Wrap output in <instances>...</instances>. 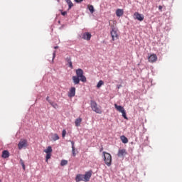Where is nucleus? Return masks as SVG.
<instances>
[{"instance_id": "nucleus-1", "label": "nucleus", "mask_w": 182, "mask_h": 182, "mask_svg": "<svg viewBox=\"0 0 182 182\" xmlns=\"http://www.w3.org/2000/svg\"><path fill=\"white\" fill-rule=\"evenodd\" d=\"M76 75L73 76V82L74 85H79L81 82H86V76L83 75L84 72L82 68H78L75 70Z\"/></svg>"}, {"instance_id": "nucleus-2", "label": "nucleus", "mask_w": 182, "mask_h": 182, "mask_svg": "<svg viewBox=\"0 0 182 182\" xmlns=\"http://www.w3.org/2000/svg\"><path fill=\"white\" fill-rule=\"evenodd\" d=\"M102 157L106 166H107V167H110V166H112V155L109 153L103 151Z\"/></svg>"}, {"instance_id": "nucleus-3", "label": "nucleus", "mask_w": 182, "mask_h": 182, "mask_svg": "<svg viewBox=\"0 0 182 182\" xmlns=\"http://www.w3.org/2000/svg\"><path fill=\"white\" fill-rule=\"evenodd\" d=\"M90 107L92 112L97 113L98 114H102V107L98 105L97 103L93 100L90 101Z\"/></svg>"}, {"instance_id": "nucleus-4", "label": "nucleus", "mask_w": 182, "mask_h": 182, "mask_svg": "<svg viewBox=\"0 0 182 182\" xmlns=\"http://www.w3.org/2000/svg\"><path fill=\"white\" fill-rule=\"evenodd\" d=\"M18 147L19 150L28 147V141L26 139H21L18 144Z\"/></svg>"}, {"instance_id": "nucleus-5", "label": "nucleus", "mask_w": 182, "mask_h": 182, "mask_svg": "<svg viewBox=\"0 0 182 182\" xmlns=\"http://www.w3.org/2000/svg\"><path fill=\"white\" fill-rule=\"evenodd\" d=\"M110 33L112 38V41H117V39H119V35L117 34V28H112Z\"/></svg>"}, {"instance_id": "nucleus-6", "label": "nucleus", "mask_w": 182, "mask_h": 182, "mask_svg": "<svg viewBox=\"0 0 182 182\" xmlns=\"http://www.w3.org/2000/svg\"><path fill=\"white\" fill-rule=\"evenodd\" d=\"M134 19H137V21H139L140 22L144 20V16L143 14H140L139 12H135L134 14Z\"/></svg>"}, {"instance_id": "nucleus-7", "label": "nucleus", "mask_w": 182, "mask_h": 182, "mask_svg": "<svg viewBox=\"0 0 182 182\" xmlns=\"http://www.w3.org/2000/svg\"><path fill=\"white\" fill-rule=\"evenodd\" d=\"M75 95H76V88L72 87L68 92V97H75Z\"/></svg>"}, {"instance_id": "nucleus-8", "label": "nucleus", "mask_w": 182, "mask_h": 182, "mask_svg": "<svg viewBox=\"0 0 182 182\" xmlns=\"http://www.w3.org/2000/svg\"><path fill=\"white\" fill-rule=\"evenodd\" d=\"M84 176V181H89L90 180V177H92V171H89L83 175Z\"/></svg>"}, {"instance_id": "nucleus-9", "label": "nucleus", "mask_w": 182, "mask_h": 182, "mask_svg": "<svg viewBox=\"0 0 182 182\" xmlns=\"http://www.w3.org/2000/svg\"><path fill=\"white\" fill-rule=\"evenodd\" d=\"M149 62H151V63H154V62H156L157 60V55L155 54H152L150 56L148 57Z\"/></svg>"}, {"instance_id": "nucleus-10", "label": "nucleus", "mask_w": 182, "mask_h": 182, "mask_svg": "<svg viewBox=\"0 0 182 182\" xmlns=\"http://www.w3.org/2000/svg\"><path fill=\"white\" fill-rule=\"evenodd\" d=\"M82 38L85 41H90V38H92V34H90V33L89 32L84 33Z\"/></svg>"}, {"instance_id": "nucleus-11", "label": "nucleus", "mask_w": 182, "mask_h": 182, "mask_svg": "<svg viewBox=\"0 0 182 182\" xmlns=\"http://www.w3.org/2000/svg\"><path fill=\"white\" fill-rule=\"evenodd\" d=\"M126 154H127V151H126V149H119L118 151L117 156L118 157H123V156H126Z\"/></svg>"}, {"instance_id": "nucleus-12", "label": "nucleus", "mask_w": 182, "mask_h": 182, "mask_svg": "<svg viewBox=\"0 0 182 182\" xmlns=\"http://www.w3.org/2000/svg\"><path fill=\"white\" fill-rule=\"evenodd\" d=\"M65 60L68 63L69 68H70L71 69H73V65L72 63V59L70 58V56H68L65 58Z\"/></svg>"}, {"instance_id": "nucleus-13", "label": "nucleus", "mask_w": 182, "mask_h": 182, "mask_svg": "<svg viewBox=\"0 0 182 182\" xmlns=\"http://www.w3.org/2000/svg\"><path fill=\"white\" fill-rule=\"evenodd\" d=\"M75 181L76 182L85 181V178H84L83 175H82V174L77 175V176L75 178Z\"/></svg>"}, {"instance_id": "nucleus-14", "label": "nucleus", "mask_w": 182, "mask_h": 182, "mask_svg": "<svg viewBox=\"0 0 182 182\" xmlns=\"http://www.w3.org/2000/svg\"><path fill=\"white\" fill-rule=\"evenodd\" d=\"M114 107L119 113L123 112L124 110V108L122 105H117V104H114Z\"/></svg>"}, {"instance_id": "nucleus-15", "label": "nucleus", "mask_w": 182, "mask_h": 182, "mask_svg": "<svg viewBox=\"0 0 182 182\" xmlns=\"http://www.w3.org/2000/svg\"><path fill=\"white\" fill-rule=\"evenodd\" d=\"M120 139L121 141L124 143V144H127V143H129V139L124 135L121 136Z\"/></svg>"}, {"instance_id": "nucleus-16", "label": "nucleus", "mask_w": 182, "mask_h": 182, "mask_svg": "<svg viewBox=\"0 0 182 182\" xmlns=\"http://www.w3.org/2000/svg\"><path fill=\"white\" fill-rule=\"evenodd\" d=\"M123 14H124V11H123L122 9H118L116 11V15H117V16H118V17L123 16Z\"/></svg>"}, {"instance_id": "nucleus-17", "label": "nucleus", "mask_w": 182, "mask_h": 182, "mask_svg": "<svg viewBox=\"0 0 182 182\" xmlns=\"http://www.w3.org/2000/svg\"><path fill=\"white\" fill-rule=\"evenodd\" d=\"M71 145H72V154L73 157H75L76 152L75 151V142L73 141H71Z\"/></svg>"}, {"instance_id": "nucleus-18", "label": "nucleus", "mask_w": 182, "mask_h": 182, "mask_svg": "<svg viewBox=\"0 0 182 182\" xmlns=\"http://www.w3.org/2000/svg\"><path fill=\"white\" fill-rule=\"evenodd\" d=\"M2 157L3 159H8V157H9V151L6 150L3 151Z\"/></svg>"}, {"instance_id": "nucleus-19", "label": "nucleus", "mask_w": 182, "mask_h": 182, "mask_svg": "<svg viewBox=\"0 0 182 182\" xmlns=\"http://www.w3.org/2000/svg\"><path fill=\"white\" fill-rule=\"evenodd\" d=\"M75 123L76 127H79V126H80V124L82 123V118L76 119Z\"/></svg>"}, {"instance_id": "nucleus-20", "label": "nucleus", "mask_w": 182, "mask_h": 182, "mask_svg": "<svg viewBox=\"0 0 182 182\" xmlns=\"http://www.w3.org/2000/svg\"><path fill=\"white\" fill-rule=\"evenodd\" d=\"M44 153L50 154L52 153V146H48L47 149L44 150Z\"/></svg>"}, {"instance_id": "nucleus-21", "label": "nucleus", "mask_w": 182, "mask_h": 182, "mask_svg": "<svg viewBox=\"0 0 182 182\" xmlns=\"http://www.w3.org/2000/svg\"><path fill=\"white\" fill-rule=\"evenodd\" d=\"M65 2L68 5V9H72V6H73V3H72V1H70V0H65Z\"/></svg>"}, {"instance_id": "nucleus-22", "label": "nucleus", "mask_w": 182, "mask_h": 182, "mask_svg": "<svg viewBox=\"0 0 182 182\" xmlns=\"http://www.w3.org/2000/svg\"><path fill=\"white\" fill-rule=\"evenodd\" d=\"M52 139L53 141H56V140H59V135L58 134H54L52 136Z\"/></svg>"}, {"instance_id": "nucleus-23", "label": "nucleus", "mask_w": 182, "mask_h": 182, "mask_svg": "<svg viewBox=\"0 0 182 182\" xmlns=\"http://www.w3.org/2000/svg\"><path fill=\"white\" fill-rule=\"evenodd\" d=\"M60 166L63 167V166H68V160L63 159L60 162Z\"/></svg>"}, {"instance_id": "nucleus-24", "label": "nucleus", "mask_w": 182, "mask_h": 182, "mask_svg": "<svg viewBox=\"0 0 182 182\" xmlns=\"http://www.w3.org/2000/svg\"><path fill=\"white\" fill-rule=\"evenodd\" d=\"M87 9H89L91 14H93V12H95V7H93V6L90 5L87 6Z\"/></svg>"}, {"instance_id": "nucleus-25", "label": "nucleus", "mask_w": 182, "mask_h": 182, "mask_svg": "<svg viewBox=\"0 0 182 182\" xmlns=\"http://www.w3.org/2000/svg\"><path fill=\"white\" fill-rule=\"evenodd\" d=\"M103 81L102 80H100L97 84V87L99 89V87H102V86H103Z\"/></svg>"}, {"instance_id": "nucleus-26", "label": "nucleus", "mask_w": 182, "mask_h": 182, "mask_svg": "<svg viewBox=\"0 0 182 182\" xmlns=\"http://www.w3.org/2000/svg\"><path fill=\"white\" fill-rule=\"evenodd\" d=\"M51 156H52L51 154H46V163H48V161L49 160V159H50Z\"/></svg>"}, {"instance_id": "nucleus-27", "label": "nucleus", "mask_w": 182, "mask_h": 182, "mask_svg": "<svg viewBox=\"0 0 182 182\" xmlns=\"http://www.w3.org/2000/svg\"><path fill=\"white\" fill-rule=\"evenodd\" d=\"M20 164L22 166L23 169V170H26L25 163L23 162V160L20 159Z\"/></svg>"}, {"instance_id": "nucleus-28", "label": "nucleus", "mask_w": 182, "mask_h": 182, "mask_svg": "<svg viewBox=\"0 0 182 182\" xmlns=\"http://www.w3.org/2000/svg\"><path fill=\"white\" fill-rule=\"evenodd\" d=\"M122 114V117H124V119H126L127 120V116L126 115V110L122 111V112H121Z\"/></svg>"}, {"instance_id": "nucleus-29", "label": "nucleus", "mask_w": 182, "mask_h": 182, "mask_svg": "<svg viewBox=\"0 0 182 182\" xmlns=\"http://www.w3.org/2000/svg\"><path fill=\"white\" fill-rule=\"evenodd\" d=\"M66 136V130L65 129H63V132H62V137H65Z\"/></svg>"}, {"instance_id": "nucleus-30", "label": "nucleus", "mask_w": 182, "mask_h": 182, "mask_svg": "<svg viewBox=\"0 0 182 182\" xmlns=\"http://www.w3.org/2000/svg\"><path fill=\"white\" fill-rule=\"evenodd\" d=\"M55 58H56V50H54L53 53V60L55 59Z\"/></svg>"}, {"instance_id": "nucleus-31", "label": "nucleus", "mask_w": 182, "mask_h": 182, "mask_svg": "<svg viewBox=\"0 0 182 182\" xmlns=\"http://www.w3.org/2000/svg\"><path fill=\"white\" fill-rule=\"evenodd\" d=\"M77 4H80V2H83V0H75Z\"/></svg>"}, {"instance_id": "nucleus-32", "label": "nucleus", "mask_w": 182, "mask_h": 182, "mask_svg": "<svg viewBox=\"0 0 182 182\" xmlns=\"http://www.w3.org/2000/svg\"><path fill=\"white\" fill-rule=\"evenodd\" d=\"M68 13L66 11L64 12H61V15H63V16H65Z\"/></svg>"}, {"instance_id": "nucleus-33", "label": "nucleus", "mask_w": 182, "mask_h": 182, "mask_svg": "<svg viewBox=\"0 0 182 182\" xmlns=\"http://www.w3.org/2000/svg\"><path fill=\"white\" fill-rule=\"evenodd\" d=\"M53 107H55V108L58 107V105H56V104L53 105Z\"/></svg>"}, {"instance_id": "nucleus-34", "label": "nucleus", "mask_w": 182, "mask_h": 182, "mask_svg": "<svg viewBox=\"0 0 182 182\" xmlns=\"http://www.w3.org/2000/svg\"><path fill=\"white\" fill-rule=\"evenodd\" d=\"M59 48V46H55L54 49H58Z\"/></svg>"}, {"instance_id": "nucleus-35", "label": "nucleus", "mask_w": 182, "mask_h": 182, "mask_svg": "<svg viewBox=\"0 0 182 182\" xmlns=\"http://www.w3.org/2000/svg\"><path fill=\"white\" fill-rule=\"evenodd\" d=\"M46 100H47L48 102H49V97H46Z\"/></svg>"}, {"instance_id": "nucleus-36", "label": "nucleus", "mask_w": 182, "mask_h": 182, "mask_svg": "<svg viewBox=\"0 0 182 182\" xmlns=\"http://www.w3.org/2000/svg\"><path fill=\"white\" fill-rule=\"evenodd\" d=\"M100 151H103V148H101V149H100Z\"/></svg>"}, {"instance_id": "nucleus-37", "label": "nucleus", "mask_w": 182, "mask_h": 182, "mask_svg": "<svg viewBox=\"0 0 182 182\" xmlns=\"http://www.w3.org/2000/svg\"><path fill=\"white\" fill-rule=\"evenodd\" d=\"M159 9H160V6H158Z\"/></svg>"}]
</instances>
